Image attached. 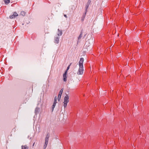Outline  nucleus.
<instances>
[{
	"mask_svg": "<svg viewBox=\"0 0 149 149\" xmlns=\"http://www.w3.org/2000/svg\"><path fill=\"white\" fill-rule=\"evenodd\" d=\"M49 137V134L48 133L45 139V143L44 146V149H45L47 146L48 142Z\"/></svg>",
	"mask_w": 149,
	"mask_h": 149,
	"instance_id": "obj_1",
	"label": "nucleus"
},
{
	"mask_svg": "<svg viewBox=\"0 0 149 149\" xmlns=\"http://www.w3.org/2000/svg\"><path fill=\"white\" fill-rule=\"evenodd\" d=\"M79 68L78 70V71L77 73V74L78 75L82 74L84 71L83 67L79 66Z\"/></svg>",
	"mask_w": 149,
	"mask_h": 149,
	"instance_id": "obj_2",
	"label": "nucleus"
},
{
	"mask_svg": "<svg viewBox=\"0 0 149 149\" xmlns=\"http://www.w3.org/2000/svg\"><path fill=\"white\" fill-rule=\"evenodd\" d=\"M69 67H70L69 66H68V67L67 68L66 71H65V73L63 74V80L64 81H65L67 80L66 74H67V71L69 69Z\"/></svg>",
	"mask_w": 149,
	"mask_h": 149,
	"instance_id": "obj_3",
	"label": "nucleus"
},
{
	"mask_svg": "<svg viewBox=\"0 0 149 149\" xmlns=\"http://www.w3.org/2000/svg\"><path fill=\"white\" fill-rule=\"evenodd\" d=\"M84 61V59L83 58H81L79 62V66L83 67V63Z\"/></svg>",
	"mask_w": 149,
	"mask_h": 149,
	"instance_id": "obj_4",
	"label": "nucleus"
},
{
	"mask_svg": "<svg viewBox=\"0 0 149 149\" xmlns=\"http://www.w3.org/2000/svg\"><path fill=\"white\" fill-rule=\"evenodd\" d=\"M18 16V14L16 12H14L13 13V15H10L9 17L10 19H13Z\"/></svg>",
	"mask_w": 149,
	"mask_h": 149,
	"instance_id": "obj_5",
	"label": "nucleus"
},
{
	"mask_svg": "<svg viewBox=\"0 0 149 149\" xmlns=\"http://www.w3.org/2000/svg\"><path fill=\"white\" fill-rule=\"evenodd\" d=\"M64 101H65V102H69V96L68 95H66L65 97Z\"/></svg>",
	"mask_w": 149,
	"mask_h": 149,
	"instance_id": "obj_6",
	"label": "nucleus"
},
{
	"mask_svg": "<svg viewBox=\"0 0 149 149\" xmlns=\"http://www.w3.org/2000/svg\"><path fill=\"white\" fill-rule=\"evenodd\" d=\"M59 37H56L55 38L54 42L56 43H58L59 41Z\"/></svg>",
	"mask_w": 149,
	"mask_h": 149,
	"instance_id": "obj_7",
	"label": "nucleus"
},
{
	"mask_svg": "<svg viewBox=\"0 0 149 149\" xmlns=\"http://www.w3.org/2000/svg\"><path fill=\"white\" fill-rule=\"evenodd\" d=\"M58 36H61L62 34V32L61 31H60L59 29H58Z\"/></svg>",
	"mask_w": 149,
	"mask_h": 149,
	"instance_id": "obj_8",
	"label": "nucleus"
},
{
	"mask_svg": "<svg viewBox=\"0 0 149 149\" xmlns=\"http://www.w3.org/2000/svg\"><path fill=\"white\" fill-rule=\"evenodd\" d=\"M68 102H65V101H64L63 102V106L64 108H65L67 107V104Z\"/></svg>",
	"mask_w": 149,
	"mask_h": 149,
	"instance_id": "obj_9",
	"label": "nucleus"
},
{
	"mask_svg": "<svg viewBox=\"0 0 149 149\" xmlns=\"http://www.w3.org/2000/svg\"><path fill=\"white\" fill-rule=\"evenodd\" d=\"M22 149H28V147L26 146H22Z\"/></svg>",
	"mask_w": 149,
	"mask_h": 149,
	"instance_id": "obj_10",
	"label": "nucleus"
},
{
	"mask_svg": "<svg viewBox=\"0 0 149 149\" xmlns=\"http://www.w3.org/2000/svg\"><path fill=\"white\" fill-rule=\"evenodd\" d=\"M85 16H86V14L83 15V16H82V17H81V20L82 21H83L84 20V19L85 17Z\"/></svg>",
	"mask_w": 149,
	"mask_h": 149,
	"instance_id": "obj_11",
	"label": "nucleus"
},
{
	"mask_svg": "<svg viewBox=\"0 0 149 149\" xmlns=\"http://www.w3.org/2000/svg\"><path fill=\"white\" fill-rule=\"evenodd\" d=\"M20 14L21 15L24 16L25 15L26 13L24 11H22L21 12Z\"/></svg>",
	"mask_w": 149,
	"mask_h": 149,
	"instance_id": "obj_12",
	"label": "nucleus"
},
{
	"mask_svg": "<svg viewBox=\"0 0 149 149\" xmlns=\"http://www.w3.org/2000/svg\"><path fill=\"white\" fill-rule=\"evenodd\" d=\"M82 33H83V32H82V31H81V33H80V35L79 36V37H78V38L79 39H80L81 38V37H82Z\"/></svg>",
	"mask_w": 149,
	"mask_h": 149,
	"instance_id": "obj_13",
	"label": "nucleus"
},
{
	"mask_svg": "<svg viewBox=\"0 0 149 149\" xmlns=\"http://www.w3.org/2000/svg\"><path fill=\"white\" fill-rule=\"evenodd\" d=\"M61 95L58 94V101H59L61 99Z\"/></svg>",
	"mask_w": 149,
	"mask_h": 149,
	"instance_id": "obj_14",
	"label": "nucleus"
},
{
	"mask_svg": "<svg viewBox=\"0 0 149 149\" xmlns=\"http://www.w3.org/2000/svg\"><path fill=\"white\" fill-rule=\"evenodd\" d=\"M4 2L6 4H8L10 2V0H4Z\"/></svg>",
	"mask_w": 149,
	"mask_h": 149,
	"instance_id": "obj_15",
	"label": "nucleus"
},
{
	"mask_svg": "<svg viewBox=\"0 0 149 149\" xmlns=\"http://www.w3.org/2000/svg\"><path fill=\"white\" fill-rule=\"evenodd\" d=\"M56 104H55V103H53V105H52V111H53V110H54V108L56 105Z\"/></svg>",
	"mask_w": 149,
	"mask_h": 149,
	"instance_id": "obj_16",
	"label": "nucleus"
},
{
	"mask_svg": "<svg viewBox=\"0 0 149 149\" xmlns=\"http://www.w3.org/2000/svg\"><path fill=\"white\" fill-rule=\"evenodd\" d=\"M57 97L56 96L55 98H54V103H55V104H56V103H57V102H56V101H57Z\"/></svg>",
	"mask_w": 149,
	"mask_h": 149,
	"instance_id": "obj_17",
	"label": "nucleus"
},
{
	"mask_svg": "<svg viewBox=\"0 0 149 149\" xmlns=\"http://www.w3.org/2000/svg\"><path fill=\"white\" fill-rule=\"evenodd\" d=\"M63 89L62 88L60 91L59 93V94L61 95L63 93Z\"/></svg>",
	"mask_w": 149,
	"mask_h": 149,
	"instance_id": "obj_18",
	"label": "nucleus"
},
{
	"mask_svg": "<svg viewBox=\"0 0 149 149\" xmlns=\"http://www.w3.org/2000/svg\"><path fill=\"white\" fill-rule=\"evenodd\" d=\"M64 16L66 18H67V16L66 15H65V14L64 15Z\"/></svg>",
	"mask_w": 149,
	"mask_h": 149,
	"instance_id": "obj_19",
	"label": "nucleus"
},
{
	"mask_svg": "<svg viewBox=\"0 0 149 149\" xmlns=\"http://www.w3.org/2000/svg\"><path fill=\"white\" fill-rule=\"evenodd\" d=\"M88 6H87L86 7V8L87 9V8H88Z\"/></svg>",
	"mask_w": 149,
	"mask_h": 149,
	"instance_id": "obj_20",
	"label": "nucleus"
},
{
	"mask_svg": "<svg viewBox=\"0 0 149 149\" xmlns=\"http://www.w3.org/2000/svg\"><path fill=\"white\" fill-rule=\"evenodd\" d=\"M34 144H35V143H33V146H34Z\"/></svg>",
	"mask_w": 149,
	"mask_h": 149,
	"instance_id": "obj_21",
	"label": "nucleus"
},
{
	"mask_svg": "<svg viewBox=\"0 0 149 149\" xmlns=\"http://www.w3.org/2000/svg\"><path fill=\"white\" fill-rule=\"evenodd\" d=\"M148 40L147 41V42H148Z\"/></svg>",
	"mask_w": 149,
	"mask_h": 149,
	"instance_id": "obj_22",
	"label": "nucleus"
},
{
	"mask_svg": "<svg viewBox=\"0 0 149 149\" xmlns=\"http://www.w3.org/2000/svg\"><path fill=\"white\" fill-rule=\"evenodd\" d=\"M148 40L147 41V42H148Z\"/></svg>",
	"mask_w": 149,
	"mask_h": 149,
	"instance_id": "obj_23",
	"label": "nucleus"
},
{
	"mask_svg": "<svg viewBox=\"0 0 149 149\" xmlns=\"http://www.w3.org/2000/svg\"><path fill=\"white\" fill-rule=\"evenodd\" d=\"M148 40L147 41V42H148Z\"/></svg>",
	"mask_w": 149,
	"mask_h": 149,
	"instance_id": "obj_24",
	"label": "nucleus"
}]
</instances>
